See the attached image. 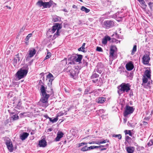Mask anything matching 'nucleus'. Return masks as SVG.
Returning <instances> with one entry per match:
<instances>
[{
    "label": "nucleus",
    "instance_id": "4",
    "mask_svg": "<svg viewBox=\"0 0 153 153\" xmlns=\"http://www.w3.org/2000/svg\"><path fill=\"white\" fill-rule=\"evenodd\" d=\"M54 3L53 1L50 0L49 2H43L42 0H39L36 3V4L41 7H43L42 8H50Z\"/></svg>",
    "mask_w": 153,
    "mask_h": 153
},
{
    "label": "nucleus",
    "instance_id": "36",
    "mask_svg": "<svg viewBox=\"0 0 153 153\" xmlns=\"http://www.w3.org/2000/svg\"><path fill=\"white\" fill-rule=\"evenodd\" d=\"M112 137H117L118 139L119 140L121 139L122 138V135L121 134H114L112 135Z\"/></svg>",
    "mask_w": 153,
    "mask_h": 153
},
{
    "label": "nucleus",
    "instance_id": "9",
    "mask_svg": "<svg viewBox=\"0 0 153 153\" xmlns=\"http://www.w3.org/2000/svg\"><path fill=\"white\" fill-rule=\"evenodd\" d=\"M42 95V97L40 99V101L43 103H47L48 99L50 96V95L47 94Z\"/></svg>",
    "mask_w": 153,
    "mask_h": 153
},
{
    "label": "nucleus",
    "instance_id": "61",
    "mask_svg": "<svg viewBox=\"0 0 153 153\" xmlns=\"http://www.w3.org/2000/svg\"><path fill=\"white\" fill-rule=\"evenodd\" d=\"M125 139L127 141L128 140H129V139H130L131 138L128 136H126Z\"/></svg>",
    "mask_w": 153,
    "mask_h": 153
},
{
    "label": "nucleus",
    "instance_id": "18",
    "mask_svg": "<svg viewBox=\"0 0 153 153\" xmlns=\"http://www.w3.org/2000/svg\"><path fill=\"white\" fill-rule=\"evenodd\" d=\"M96 100V102L97 103L99 104H102L106 101V98L104 97H100L97 98Z\"/></svg>",
    "mask_w": 153,
    "mask_h": 153
},
{
    "label": "nucleus",
    "instance_id": "42",
    "mask_svg": "<svg viewBox=\"0 0 153 153\" xmlns=\"http://www.w3.org/2000/svg\"><path fill=\"white\" fill-rule=\"evenodd\" d=\"M94 71H95V72H97L100 74L102 73V71L100 69H99L97 68H95L94 70Z\"/></svg>",
    "mask_w": 153,
    "mask_h": 153
},
{
    "label": "nucleus",
    "instance_id": "49",
    "mask_svg": "<svg viewBox=\"0 0 153 153\" xmlns=\"http://www.w3.org/2000/svg\"><path fill=\"white\" fill-rule=\"evenodd\" d=\"M97 51L99 52H102V49L101 48L99 47H97L96 48Z\"/></svg>",
    "mask_w": 153,
    "mask_h": 153
},
{
    "label": "nucleus",
    "instance_id": "55",
    "mask_svg": "<svg viewBox=\"0 0 153 153\" xmlns=\"http://www.w3.org/2000/svg\"><path fill=\"white\" fill-rule=\"evenodd\" d=\"M113 36L115 37L116 38L119 39V35L117 33H116L115 34H114Z\"/></svg>",
    "mask_w": 153,
    "mask_h": 153
},
{
    "label": "nucleus",
    "instance_id": "52",
    "mask_svg": "<svg viewBox=\"0 0 153 153\" xmlns=\"http://www.w3.org/2000/svg\"><path fill=\"white\" fill-rule=\"evenodd\" d=\"M87 143H85V142H82V143H79L78 144V147H80L83 145H87Z\"/></svg>",
    "mask_w": 153,
    "mask_h": 153
},
{
    "label": "nucleus",
    "instance_id": "11",
    "mask_svg": "<svg viewBox=\"0 0 153 153\" xmlns=\"http://www.w3.org/2000/svg\"><path fill=\"white\" fill-rule=\"evenodd\" d=\"M62 28L61 25L58 23H56L52 27L51 31L52 33H53L55 32L56 30L58 29H61Z\"/></svg>",
    "mask_w": 153,
    "mask_h": 153
},
{
    "label": "nucleus",
    "instance_id": "39",
    "mask_svg": "<svg viewBox=\"0 0 153 153\" xmlns=\"http://www.w3.org/2000/svg\"><path fill=\"white\" fill-rule=\"evenodd\" d=\"M88 60L86 59H83V64L84 66H87L88 65Z\"/></svg>",
    "mask_w": 153,
    "mask_h": 153
},
{
    "label": "nucleus",
    "instance_id": "38",
    "mask_svg": "<svg viewBox=\"0 0 153 153\" xmlns=\"http://www.w3.org/2000/svg\"><path fill=\"white\" fill-rule=\"evenodd\" d=\"M95 148H98V146H91L89 147H87L88 150H91Z\"/></svg>",
    "mask_w": 153,
    "mask_h": 153
},
{
    "label": "nucleus",
    "instance_id": "3",
    "mask_svg": "<svg viewBox=\"0 0 153 153\" xmlns=\"http://www.w3.org/2000/svg\"><path fill=\"white\" fill-rule=\"evenodd\" d=\"M82 58V56L80 54H73L71 55L68 56V64H75L76 62L81 63Z\"/></svg>",
    "mask_w": 153,
    "mask_h": 153
},
{
    "label": "nucleus",
    "instance_id": "27",
    "mask_svg": "<svg viewBox=\"0 0 153 153\" xmlns=\"http://www.w3.org/2000/svg\"><path fill=\"white\" fill-rule=\"evenodd\" d=\"M61 20V18L57 16H54L53 17V20L54 22L60 21Z\"/></svg>",
    "mask_w": 153,
    "mask_h": 153
},
{
    "label": "nucleus",
    "instance_id": "60",
    "mask_svg": "<svg viewBox=\"0 0 153 153\" xmlns=\"http://www.w3.org/2000/svg\"><path fill=\"white\" fill-rule=\"evenodd\" d=\"M25 28H24L23 27L20 30L19 33H21L22 32H23Z\"/></svg>",
    "mask_w": 153,
    "mask_h": 153
},
{
    "label": "nucleus",
    "instance_id": "56",
    "mask_svg": "<svg viewBox=\"0 0 153 153\" xmlns=\"http://www.w3.org/2000/svg\"><path fill=\"white\" fill-rule=\"evenodd\" d=\"M64 115V113L62 112H60L58 113V116H63Z\"/></svg>",
    "mask_w": 153,
    "mask_h": 153
},
{
    "label": "nucleus",
    "instance_id": "54",
    "mask_svg": "<svg viewBox=\"0 0 153 153\" xmlns=\"http://www.w3.org/2000/svg\"><path fill=\"white\" fill-rule=\"evenodd\" d=\"M109 140H108L106 139V140H104L102 141H101V143H102V144L103 143H105L106 142H109Z\"/></svg>",
    "mask_w": 153,
    "mask_h": 153
},
{
    "label": "nucleus",
    "instance_id": "37",
    "mask_svg": "<svg viewBox=\"0 0 153 153\" xmlns=\"http://www.w3.org/2000/svg\"><path fill=\"white\" fill-rule=\"evenodd\" d=\"M148 81V79L147 78H146L145 76H143V83L142 84V85H143V83H146Z\"/></svg>",
    "mask_w": 153,
    "mask_h": 153
},
{
    "label": "nucleus",
    "instance_id": "19",
    "mask_svg": "<svg viewBox=\"0 0 153 153\" xmlns=\"http://www.w3.org/2000/svg\"><path fill=\"white\" fill-rule=\"evenodd\" d=\"M63 135V133L62 132H58L57 133L56 137L55 139L56 141H58L60 140V139L62 138Z\"/></svg>",
    "mask_w": 153,
    "mask_h": 153
},
{
    "label": "nucleus",
    "instance_id": "33",
    "mask_svg": "<svg viewBox=\"0 0 153 153\" xmlns=\"http://www.w3.org/2000/svg\"><path fill=\"white\" fill-rule=\"evenodd\" d=\"M103 67V64L101 62L98 63L96 66V68L99 69H102Z\"/></svg>",
    "mask_w": 153,
    "mask_h": 153
},
{
    "label": "nucleus",
    "instance_id": "5",
    "mask_svg": "<svg viewBox=\"0 0 153 153\" xmlns=\"http://www.w3.org/2000/svg\"><path fill=\"white\" fill-rule=\"evenodd\" d=\"M67 72H69V74L71 77L75 79L76 77V71H77L76 68H72L71 66H68L67 68Z\"/></svg>",
    "mask_w": 153,
    "mask_h": 153
},
{
    "label": "nucleus",
    "instance_id": "41",
    "mask_svg": "<svg viewBox=\"0 0 153 153\" xmlns=\"http://www.w3.org/2000/svg\"><path fill=\"white\" fill-rule=\"evenodd\" d=\"M139 2L141 4H142L143 6H145V7H146L147 6L145 1L144 0H141Z\"/></svg>",
    "mask_w": 153,
    "mask_h": 153
},
{
    "label": "nucleus",
    "instance_id": "29",
    "mask_svg": "<svg viewBox=\"0 0 153 153\" xmlns=\"http://www.w3.org/2000/svg\"><path fill=\"white\" fill-rule=\"evenodd\" d=\"M48 118L49 119L50 121L53 123H55L56 122H57V121L58 120V117H56L53 119H52V118L49 117H48Z\"/></svg>",
    "mask_w": 153,
    "mask_h": 153
},
{
    "label": "nucleus",
    "instance_id": "48",
    "mask_svg": "<svg viewBox=\"0 0 153 153\" xmlns=\"http://www.w3.org/2000/svg\"><path fill=\"white\" fill-rule=\"evenodd\" d=\"M47 78L48 79H50L54 78L53 75L51 73H49L47 76Z\"/></svg>",
    "mask_w": 153,
    "mask_h": 153
},
{
    "label": "nucleus",
    "instance_id": "12",
    "mask_svg": "<svg viewBox=\"0 0 153 153\" xmlns=\"http://www.w3.org/2000/svg\"><path fill=\"white\" fill-rule=\"evenodd\" d=\"M94 83L96 84L97 86H101L103 84V81L101 78L96 79H94L92 80Z\"/></svg>",
    "mask_w": 153,
    "mask_h": 153
},
{
    "label": "nucleus",
    "instance_id": "13",
    "mask_svg": "<svg viewBox=\"0 0 153 153\" xmlns=\"http://www.w3.org/2000/svg\"><path fill=\"white\" fill-rule=\"evenodd\" d=\"M126 67L127 70L130 71L133 69L134 65L132 62L130 61L126 63Z\"/></svg>",
    "mask_w": 153,
    "mask_h": 153
},
{
    "label": "nucleus",
    "instance_id": "57",
    "mask_svg": "<svg viewBox=\"0 0 153 153\" xmlns=\"http://www.w3.org/2000/svg\"><path fill=\"white\" fill-rule=\"evenodd\" d=\"M54 79V78L49 79V82H51V85H52V82L53 81Z\"/></svg>",
    "mask_w": 153,
    "mask_h": 153
},
{
    "label": "nucleus",
    "instance_id": "31",
    "mask_svg": "<svg viewBox=\"0 0 153 153\" xmlns=\"http://www.w3.org/2000/svg\"><path fill=\"white\" fill-rule=\"evenodd\" d=\"M85 43H84L83 44L82 46L80 48H78V50L79 51H82L83 52H85V51L84 50L85 49Z\"/></svg>",
    "mask_w": 153,
    "mask_h": 153
},
{
    "label": "nucleus",
    "instance_id": "8",
    "mask_svg": "<svg viewBox=\"0 0 153 153\" xmlns=\"http://www.w3.org/2000/svg\"><path fill=\"white\" fill-rule=\"evenodd\" d=\"M20 60V58L19 54H18L16 55L13 60V63L14 67H17L18 66Z\"/></svg>",
    "mask_w": 153,
    "mask_h": 153
},
{
    "label": "nucleus",
    "instance_id": "64",
    "mask_svg": "<svg viewBox=\"0 0 153 153\" xmlns=\"http://www.w3.org/2000/svg\"><path fill=\"white\" fill-rule=\"evenodd\" d=\"M35 133V131L34 130H32L30 132L31 135H33Z\"/></svg>",
    "mask_w": 153,
    "mask_h": 153
},
{
    "label": "nucleus",
    "instance_id": "1",
    "mask_svg": "<svg viewBox=\"0 0 153 153\" xmlns=\"http://www.w3.org/2000/svg\"><path fill=\"white\" fill-rule=\"evenodd\" d=\"M28 65L26 64L18 71L16 74V76L18 80L26 76L28 72Z\"/></svg>",
    "mask_w": 153,
    "mask_h": 153
},
{
    "label": "nucleus",
    "instance_id": "26",
    "mask_svg": "<svg viewBox=\"0 0 153 153\" xmlns=\"http://www.w3.org/2000/svg\"><path fill=\"white\" fill-rule=\"evenodd\" d=\"M99 75L97 74L95 71H94L93 72L91 76V79H93L98 77Z\"/></svg>",
    "mask_w": 153,
    "mask_h": 153
},
{
    "label": "nucleus",
    "instance_id": "22",
    "mask_svg": "<svg viewBox=\"0 0 153 153\" xmlns=\"http://www.w3.org/2000/svg\"><path fill=\"white\" fill-rule=\"evenodd\" d=\"M47 88H45L43 85H41L40 88V90L41 93L42 94H46V89Z\"/></svg>",
    "mask_w": 153,
    "mask_h": 153
},
{
    "label": "nucleus",
    "instance_id": "43",
    "mask_svg": "<svg viewBox=\"0 0 153 153\" xmlns=\"http://www.w3.org/2000/svg\"><path fill=\"white\" fill-rule=\"evenodd\" d=\"M128 126L131 127L132 128H134L135 126V125L133 123H131L129 121L127 123Z\"/></svg>",
    "mask_w": 153,
    "mask_h": 153
},
{
    "label": "nucleus",
    "instance_id": "46",
    "mask_svg": "<svg viewBox=\"0 0 153 153\" xmlns=\"http://www.w3.org/2000/svg\"><path fill=\"white\" fill-rule=\"evenodd\" d=\"M147 145L149 146H151L153 145V140L152 139L150 140L149 142L148 143Z\"/></svg>",
    "mask_w": 153,
    "mask_h": 153
},
{
    "label": "nucleus",
    "instance_id": "20",
    "mask_svg": "<svg viewBox=\"0 0 153 153\" xmlns=\"http://www.w3.org/2000/svg\"><path fill=\"white\" fill-rule=\"evenodd\" d=\"M111 40V38L108 36H106L104 38L102 39V43L103 44H106L107 41H110Z\"/></svg>",
    "mask_w": 153,
    "mask_h": 153
},
{
    "label": "nucleus",
    "instance_id": "51",
    "mask_svg": "<svg viewBox=\"0 0 153 153\" xmlns=\"http://www.w3.org/2000/svg\"><path fill=\"white\" fill-rule=\"evenodd\" d=\"M62 63L63 64V65H65L67 63V59L65 58L62 61Z\"/></svg>",
    "mask_w": 153,
    "mask_h": 153
},
{
    "label": "nucleus",
    "instance_id": "53",
    "mask_svg": "<svg viewBox=\"0 0 153 153\" xmlns=\"http://www.w3.org/2000/svg\"><path fill=\"white\" fill-rule=\"evenodd\" d=\"M148 5L149 6L150 8L151 9H152V6L153 5V3L151 2H149L148 3Z\"/></svg>",
    "mask_w": 153,
    "mask_h": 153
},
{
    "label": "nucleus",
    "instance_id": "47",
    "mask_svg": "<svg viewBox=\"0 0 153 153\" xmlns=\"http://www.w3.org/2000/svg\"><path fill=\"white\" fill-rule=\"evenodd\" d=\"M109 146V144H107L103 146V145H101L100 146H98V148H101L102 147L104 148H106V149Z\"/></svg>",
    "mask_w": 153,
    "mask_h": 153
},
{
    "label": "nucleus",
    "instance_id": "44",
    "mask_svg": "<svg viewBox=\"0 0 153 153\" xmlns=\"http://www.w3.org/2000/svg\"><path fill=\"white\" fill-rule=\"evenodd\" d=\"M81 150L82 152H85L88 151L87 146H85L81 149Z\"/></svg>",
    "mask_w": 153,
    "mask_h": 153
},
{
    "label": "nucleus",
    "instance_id": "17",
    "mask_svg": "<svg viewBox=\"0 0 153 153\" xmlns=\"http://www.w3.org/2000/svg\"><path fill=\"white\" fill-rule=\"evenodd\" d=\"M29 135V134L27 132H23L20 135V139L22 140H25Z\"/></svg>",
    "mask_w": 153,
    "mask_h": 153
},
{
    "label": "nucleus",
    "instance_id": "40",
    "mask_svg": "<svg viewBox=\"0 0 153 153\" xmlns=\"http://www.w3.org/2000/svg\"><path fill=\"white\" fill-rule=\"evenodd\" d=\"M12 118L13 119V120H16L19 119V117L17 115L15 114L13 115Z\"/></svg>",
    "mask_w": 153,
    "mask_h": 153
},
{
    "label": "nucleus",
    "instance_id": "21",
    "mask_svg": "<svg viewBox=\"0 0 153 153\" xmlns=\"http://www.w3.org/2000/svg\"><path fill=\"white\" fill-rule=\"evenodd\" d=\"M127 152L128 153H133L135 149L134 147L132 146H128L126 148Z\"/></svg>",
    "mask_w": 153,
    "mask_h": 153
},
{
    "label": "nucleus",
    "instance_id": "2",
    "mask_svg": "<svg viewBox=\"0 0 153 153\" xmlns=\"http://www.w3.org/2000/svg\"><path fill=\"white\" fill-rule=\"evenodd\" d=\"M131 85L129 83H123L117 88V92L119 95L125 93H128L130 90Z\"/></svg>",
    "mask_w": 153,
    "mask_h": 153
},
{
    "label": "nucleus",
    "instance_id": "30",
    "mask_svg": "<svg viewBox=\"0 0 153 153\" xmlns=\"http://www.w3.org/2000/svg\"><path fill=\"white\" fill-rule=\"evenodd\" d=\"M94 90L92 91H91L90 89H85V91H84V94H90L93 92H94Z\"/></svg>",
    "mask_w": 153,
    "mask_h": 153
},
{
    "label": "nucleus",
    "instance_id": "32",
    "mask_svg": "<svg viewBox=\"0 0 153 153\" xmlns=\"http://www.w3.org/2000/svg\"><path fill=\"white\" fill-rule=\"evenodd\" d=\"M22 103L20 101H19L18 102V103L16 106V108L20 110L22 108V107L21 105Z\"/></svg>",
    "mask_w": 153,
    "mask_h": 153
},
{
    "label": "nucleus",
    "instance_id": "23",
    "mask_svg": "<svg viewBox=\"0 0 153 153\" xmlns=\"http://www.w3.org/2000/svg\"><path fill=\"white\" fill-rule=\"evenodd\" d=\"M117 48L115 45H111L110 47L109 52L117 53Z\"/></svg>",
    "mask_w": 153,
    "mask_h": 153
},
{
    "label": "nucleus",
    "instance_id": "14",
    "mask_svg": "<svg viewBox=\"0 0 153 153\" xmlns=\"http://www.w3.org/2000/svg\"><path fill=\"white\" fill-rule=\"evenodd\" d=\"M6 145L10 152H12L13 149V147L12 142L10 141L7 140L6 142Z\"/></svg>",
    "mask_w": 153,
    "mask_h": 153
},
{
    "label": "nucleus",
    "instance_id": "6",
    "mask_svg": "<svg viewBox=\"0 0 153 153\" xmlns=\"http://www.w3.org/2000/svg\"><path fill=\"white\" fill-rule=\"evenodd\" d=\"M134 110V108H133V107L126 105L125 108V110L123 113L124 116L126 117L128 115L132 113Z\"/></svg>",
    "mask_w": 153,
    "mask_h": 153
},
{
    "label": "nucleus",
    "instance_id": "45",
    "mask_svg": "<svg viewBox=\"0 0 153 153\" xmlns=\"http://www.w3.org/2000/svg\"><path fill=\"white\" fill-rule=\"evenodd\" d=\"M32 36V34L31 33L29 34L28 35L26 36L25 38V40L26 41H27Z\"/></svg>",
    "mask_w": 153,
    "mask_h": 153
},
{
    "label": "nucleus",
    "instance_id": "59",
    "mask_svg": "<svg viewBox=\"0 0 153 153\" xmlns=\"http://www.w3.org/2000/svg\"><path fill=\"white\" fill-rule=\"evenodd\" d=\"M39 85H41H41H43L44 83L42 82V80H40L39 81Z\"/></svg>",
    "mask_w": 153,
    "mask_h": 153
},
{
    "label": "nucleus",
    "instance_id": "34",
    "mask_svg": "<svg viewBox=\"0 0 153 153\" xmlns=\"http://www.w3.org/2000/svg\"><path fill=\"white\" fill-rule=\"evenodd\" d=\"M137 50V45H134L133 49L132 50L131 54L133 55L136 51Z\"/></svg>",
    "mask_w": 153,
    "mask_h": 153
},
{
    "label": "nucleus",
    "instance_id": "50",
    "mask_svg": "<svg viewBox=\"0 0 153 153\" xmlns=\"http://www.w3.org/2000/svg\"><path fill=\"white\" fill-rule=\"evenodd\" d=\"M51 53L50 52L48 53L47 55L45 57V59H47L51 56Z\"/></svg>",
    "mask_w": 153,
    "mask_h": 153
},
{
    "label": "nucleus",
    "instance_id": "35",
    "mask_svg": "<svg viewBox=\"0 0 153 153\" xmlns=\"http://www.w3.org/2000/svg\"><path fill=\"white\" fill-rule=\"evenodd\" d=\"M60 29H58L56 31V33L54 34L53 37H54L55 38L57 37L60 35V32H59V30Z\"/></svg>",
    "mask_w": 153,
    "mask_h": 153
},
{
    "label": "nucleus",
    "instance_id": "10",
    "mask_svg": "<svg viewBox=\"0 0 153 153\" xmlns=\"http://www.w3.org/2000/svg\"><path fill=\"white\" fill-rule=\"evenodd\" d=\"M150 60L149 55L145 54L142 58L143 62L144 64L147 65L149 64Z\"/></svg>",
    "mask_w": 153,
    "mask_h": 153
},
{
    "label": "nucleus",
    "instance_id": "16",
    "mask_svg": "<svg viewBox=\"0 0 153 153\" xmlns=\"http://www.w3.org/2000/svg\"><path fill=\"white\" fill-rule=\"evenodd\" d=\"M29 56L26 58V60L27 59L28 57L30 58L33 57L36 54V51L35 49H32L29 51Z\"/></svg>",
    "mask_w": 153,
    "mask_h": 153
},
{
    "label": "nucleus",
    "instance_id": "62",
    "mask_svg": "<svg viewBox=\"0 0 153 153\" xmlns=\"http://www.w3.org/2000/svg\"><path fill=\"white\" fill-rule=\"evenodd\" d=\"M26 113H25V112H23V113H20V114H19V116H20V117H22V116L24 114H25Z\"/></svg>",
    "mask_w": 153,
    "mask_h": 153
},
{
    "label": "nucleus",
    "instance_id": "63",
    "mask_svg": "<svg viewBox=\"0 0 153 153\" xmlns=\"http://www.w3.org/2000/svg\"><path fill=\"white\" fill-rule=\"evenodd\" d=\"M84 103L85 104L87 103L88 102V100H87V99H85L84 100Z\"/></svg>",
    "mask_w": 153,
    "mask_h": 153
},
{
    "label": "nucleus",
    "instance_id": "25",
    "mask_svg": "<svg viewBox=\"0 0 153 153\" xmlns=\"http://www.w3.org/2000/svg\"><path fill=\"white\" fill-rule=\"evenodd\" d=\"M151 72L149 70H146L145 71L144 74L145 76L148 78H150L151 77Z\"/></svg>",
    "mask_w": 153,
    "mask_h": 153
},
{
    "label": "nucleus",
    "instance_id": "24",
    "mask_svg": "<svg viewBox=\"0 0 153 153\" xmlns=\"http://www.w3.org/2000/svg\"><path fill=\"white\" fill-rule=\"evenodd\" d=\"M117 53L109 52V57L112 59H114L116 58L117 56Z\"/></svg>",
    "mask_w": 153,
    "mask_h": 153
},
{
    "label": "nucleus",
    "instance_id": "7",
    "mask_svg": "<svg viewBox=\"0 0 153 153\" xmlns=\"http://www.w3.org/2000/svg\"><path fill=\"white\" fill-rule=\"evenodd\" d=\"M103 25L104 27L108 29L114 26V23L111 20L105 21L103 22Z\"/></svg>",
    "mask_w": 153,
    "mask_h": 153
},
{
    "label": "nucleus",
    "instance_id": "15",
    "mask_svg": "<svg viewBox=\"0 0 153 153\" xmlns=\"http://www.w3.org/2000/svg\"><path fill=\"white\" fill-rule=\"evenodd\" d=\"M39 145L40 147H45L47 145V143L44 139H43L39 141Z\"/></svg>",
    "mask_w": 153,
    "mask_h": 153
},
{
    "label": "nucleus",
    "instance_id": "28",
    "mask_svg": "<svg viewBox=\"0 0 153 153\" xmlns=\"http://www.w3.org/2000/svg\"><path fill=\"white\" fill-rule=\"evenodd\" d=\"M81 10L83 11H85L86 13H88L90 11L89 9L87 8L86 7L83 6L81 7Z\"/></svg>",
    "mask_w": 153,
    "mask_h": 153
},
{
    "label": "nucleus",
    "instance_id": "58",
    "mask_svg": "<svg viewBox=\"0 0 153 153\" xmlns=\"http://www.w3.org/2000/svg\"><path fill=\"white\" fill-rule=\"evenodd\" d=\"M128 134L130 136H132V134L131 130H128Z\"/></svg>",
    "mask_w": 153,
    "mask_h": 153
}]
</instances>
